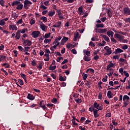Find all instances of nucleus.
Masks as SVG:
<instances>
[{"label":"nucleus","mask_w":130,"mask_h":130,"mask_svg":"<svg viewBox=\"0 0 130 130\" xmlns=\"http://www.w3.org/2000/svg\"><path fill=\"white\" fill-rule=\"evenodd\" d=\"M52 103L56 104V103L57 102V100L55 98H53L52 100Z\"/></svg>","instance_id":"4d7b16f0"},{"label":"nucleus","mask_w":130,"mask_h":130,"mask_svg":"<svg viewBox=\"0 0 130 130\" xmlns=\"http://www.w3.org/2000/svg\"><path fill=\"white\" fill-rule=\"evenodd\" d=\"M5 1L0 0V5L2 6V7H5Z\"/></svg>","instance_id":"49530a36"},{"label":"nucleus","mask_w":130,"mask_h":130,"mask_svg":"<svg viewBox=\"0 0 130 130\" xmlns=\"http://www.w3.org/2000/svg\"><path fill=\"white\" fill-rule=\"evenodd\" d=\"M89 71L90 74H94V71L93 70V69L89 68Z\"/></svg>","instance_id":"69168bd1"},{"label":"nucleus","mask_w":130,"mask_h":130,"mask_svg":"<svg viewBox=\"0 0 130 130\" xmlns=\"http://www.w3.org/2000/svg\"><path fill=\"white\" fill-rule=\"evenodd\" d=\"M113 59H119V55H116L113 57Z\"/></svg>","instance_id":"603ef678"},{"label":"nucleus","mask_w":130,"mask_h":130,"mask_svg":"<svg viewBox=\"0 0 130 130\" xmlns=\"http://www.w3.org/2000/svg\"><path fill=\"white\" fill-rule=\"evenodd\" d=\"M89 46H92V47H95V44H94V43H93V42H90L89 43Z\"/></svg>","instance_id":"5fc2aeb1"},{"label":"nucleus","mask_w":130,"mask_h":130,"mask_svg":"<svg viewBox=\"0 0 130 130\" xmlns=\"http://www.w3.org/2000/svg\"><path fill=\"white\" fill-rule=\"evenodd\" d=\"M50 37V33L46 34L44 36L45 38H49Z\"/></svg>","instance_id":"3c124183"},{"label":"nucleus","mask_w":130,"mask_h":130,"mask_svg":"<svg viewBox=\"0 0 130 130\" xmlns=\"http://www.w3.org/2000/svg\"><path fill=\"white\" fill-rule=\"evenodd\" d=\"M83 59L85 61H90L91 60V58L87 56H84Z\"/></svg>","instance_id":"473e14b6"},{"label":"nucleus","mask_w":130,"mask_h":130,"mask_svg":"<svg viewBox=\"0 0 130 130\" xmlns=\"http://www.w3.org/2000/svg\"><path fill=\"white\" fill-rule=\"evenodd\" d=\"M111 40L112 42H114V43H116V42H117V41H116V40L114 39V38L113 37H112L111 38Z\"/></svg>","instance_id":"680f3d73"},{"label":"nucleus","mask_w":130,"mask_h":130,"mask_svg":"<svg viewBox=\"0 0 130 130\" xmlns=\"http://www.w3.org/2000/svg\"><path fill=\"white\" fill-rule=\"evenodd\" d=\"M107 96L109 99H111V98H112L113 96H112V94L111 93V91L109 90L107 92Z\"/></svg>","instance_id":"a878e982"},{"label":"nucleus","mask_w":130,"mask_h":130,"mask_svg":"<svg viewBox=\"0 0 130 130\" xmlns=\"http://www.w3.org/2000/svg\"><path fill=\"white\" fill-rule=\"evenodd\" d=\"M9 28L10 30H12V31H17L18 30V27L15 24L10 25Z\"/></svg>","instance_id":"6e6552de"},{"label":"nucleus","mask_w":130,"mask_h":130,"mask_svg":"<svg viewBox=\"0 0 130 130\" xmlns=\"http://www.w3.org/2000/svg\"><path fill=\"white\" fill-rule=\"evenodd\" d=\"M6 24V21H4L3 19L0 20V26H5Z\"/></svg>","instance_id":"ea45409f"},{"label":"nucleus","mask_w":130,"mask_h":130,"mask_svg":"<svg viewBox=\"0 0 130 130\" xmlns=\"http://www.w3.org/2000/svg\"><path fill=\"white\" fill-rule=\"evenodd\" d=\"M83 53L84 54H86V55H87V56H89L90 55V51L87 50H83Z\"/></svg>","instance_id":"f704fd0d"},{"label":"nucleus","mask_w":130,"mask_h":130,"mask_svg":"<svg viewBox=\"0 0 130 130\" xmlns=\"http://www.w3.org/2000/svg\"><path fill=\"white\" fill-rule=\"evenodd\" d=\"M56 69V66H50L49 67V70L50 71H54V70Z\"/></svg>","instance_id":"e433bc0d"},{"label":"nucleus","mask_w":130,"mask_h":130,"mask_svg":"<svg viewBox=\"0 0 130 130\" xmlns=\"http://www.w3.org/2000/svg\"><path fill=\"white\" fill-rule=\"evenodd\" d=\"M23 19H20L17 22V25H20V24H23Z\"/></svg>","instance_id":"79ce46f5"},{"label":"nucleus","mask_w":130,"mask_h":130,"mask_svg":"<svg viewBox=\"0 0 130 130\" xmlns=\"http://www.w3.org/2000/svg\"><path fill=\"white\" fill-rule=\"evenodd\" d=\"M107 34L109 36V37H110V36L111 37H113V34H114V32H113V31L111 30H109L107 32Z\"/></svg>","instance_id":"aec40b11"},{"label":"nucleus","mask_w":130,"mask_h":130,"mask_svg":"<svg viewBox=\"0 0 130 130\" xmlns=\"http://www.w3.org/2000/svg\"><path fill=\"white\" fill-rule=\"evenodd\" d=\"M90 122H91V120L87 119L85 121L84 124H89Z\"/></svg>","instance_id":"bf43d9fd"},{"label":"nucleus","mask_w":130,"mask_h":130,"mask_svg":"<svg viewBox=\"0 0 130 130\" xmlns=\"http://www.w3.org/2000/svg\"><path fill=\"white\" fill-rule=\"evenodd\" d=\"M61 25V22L58 21L55 24L53 25V27H54L55 28H59Z\"/></svg>","instance_id":"a211bd4d"},{"label":"nucleus","mask_w":130,"mask_h":130,"mask_svg":"<svg viewBox=\"0 0 130 130\" xmlns=\"http://www.w3.org/2000/svg\"><path fill=\"white\" fill-rule=\"evenodd\" d=\"M75 101H76V102L78 104H80V103H81L82 102V99H79L78 100L75 99Z\"/></svg>","instance_id":"a18cd8bd"},{"label":"nucleus","mask_w":130,"mask_h":130,"mask_svg":"<svg viewBox=\"0 0 130 130\" xmlns=\"http://www.w3.org/2000/svg\"><path fill=\"white\" fill-rule=\"evenodd\" d=\"M45 53L49 54L50 53V51L48 49H45Z\"/></svg>","instance_id":"774afa93"},{"label":"nucleus","mask_w":130,"mask_h":130,"mask_svg":"<svg viewBox=\"0 0 130 130\" xmlns=\"http://www.w3.org/2000/svg\"><path fill=\"white\" fill-rule=\"evenodd\" d=\"M23 7H24V5L23 4H22V3H21V2H20V3L18 4V5H17V6L16 7V10H18L20 11V10H22V9H23Z\"/></svg>","instance_id":"4468645a"},{"label":"nucleus","mask_w":130,"mask_h":130,"mask_svg":"<svg viewBox=\"0 0 130 130\" xmlns=\"http://www.w3.org/2000/svg\"><path fill=\"white\" fill-rule=\"evenodd\" d=\"M119 72L120 74H121V75H122L123 73V68H120V69L119 70Z\"/></svg>","instance_id":"e2e57ef3"},{"label":"nucleus","mask_w":130,"mask_h":130,"mask_svg":"<svg viewBox=\"0 0 130 130\" xmlns=\"http://www.w3.org/2000/svg\"><path fill=\"white\" fill-rule=\"evenodd\" d=\"M3 66H4V67H5V68H9L10 67V65L7 63H3Z\"/></svg>","instance_id":"338daca9"},{"label":"nucleus","mask_w":130,"mask_h":130,"mask_svg":"<svg viewBox=\"0 0 130 130\" xmlns=\"http://www.w3.org/2000/svg\"><path fill=\"white\" fill-rule=\"evenodd\" d=\"M18 4H20L19 1H14L12 4H11L12 7H14V6H18Z\"/></svg>","instance_id":"bb28decb"},{"label":"nucleus","mask_w":130,"mask_h":130,"mask_svg":"<svg viewBox=\"0 0 130 130\" xmlns=\"http://www.w3.org/2000/svg\"><path fill=\"white\" fill-rule=\"evenodd\" d=\"M29 49H30V47H24L23 49V52L29 51Z\"/></svg>","instance_id":"58836bf2"},{"label":"nucleus","mask_w":130,"mask_h":130,"mask_svg":"<svg viewBox=\"0 0 130 130\" xmlns=\"http://www.w3.org/2000/svg\"><path fill=\"white\" fill-rule=\"evenodd\" d=\"M124 14L130 16V9L128 7H125L123 9Z\"/></svg>","instance_id":"1a4fd4ad"},{"label":"nucleus","mask_w":130,"mask_h":130,"mask_svg":"<svg viewBox=\"0 0 130 130\" xmlns=\"http://www.w3.org/2000/svg\"><path fill=\"white\" fill-rule=\"evenodd\" d=\"M57 13L59 19H64V18H63V15H62V13H61L60 10H57Z\"/></svg>","instance_id":"2eb2a0df"},{"label":"nucleus","mask_w":130,"mask_h":130,"mask_svg":"<svg viewBox=\"0 0 130 130\" xmlns=\"http://www.w3.org/2000/svg\"><path fill=\"white\" fill-rule=\"evenodd\" d=\"M22 44L24 45V46H31L32 45V42H31L29 40H25L22 38Z\"/></svg>","instance_id":"423d86ee"},{"label":"nucleus","mask_w":130,"mask_h":130,"mask_svg":"<svg viewBox=\"0 0 130 130\" xmlns=\"http://www.w3.org/2000/svg\"><path fill=\"white\" fill-rule=\"evenodd\" d=\"M121 52H123V50H122L120 48H117L115 50V53L116 54H118V53H121Z\"/></svg>","instance_id":"6ab92c4d"},{"label":"nucleus","mask_w":130,"mask_h":130,"mask_svg":"<svg viewBox=\"0 0 130 130\" xmlns=\"http://www.w3.org/2000/svg\"><path fill=\"white\" fill-rule=\"evenodd\" d=\"M53 45L55 44V45H57V46L59 45V42H58V41L56 39V40H55V41L53 42Z\"/></svg>","instance_id":"a19ab883"},{"label":"nucleus","mask_w":130,"mask_h":130,"mask_svg":"<svg viewBox=\"0 0 130 130\" xmlns=\"http://www.w3.org/2000/svg\"><path fill=\"white\" fill-rule=\"evenodd\" d=\"M123 74L125 76L126 78H128L129 77V74L126 71H124Z\"/></svg>","instance_id":"de8ad7c7"},{"label":"nucleus","mask_w":130,"mask_h":130,"mask_svg":"<svg viewBox=\"0 0 130 130\" xmlns=\"http://www.w3.org/2000/svg\"><path fill=\"white\" fill-rule=\"evenodd\" d=\"M82 78L84 81H87V78H88V74L83 73L82 74Z\"/></svg>","instance_id":"7c9ffc66"},{"label":"nucleus","mask_w":130,"mask_h":130,"mask_svg":"<svg viewBox=\"0 0 130 130\" xmlns=\"http://www.w3.org/2000/svg\"><path fill=\"white\" fill-rule=\"evenodd\" d=\"M127 101V100H129V96H127V95H124L123 96V101Z\"/></svg>","instance_id":"c756f323"},{"label":"nucleus","mask_w":130,"mask_h":130,"mask_svg":"<svg viewBox=\"0 0 130 130\" xmlns=\"http://www.w3.org/2000/svg\"><path fill=\"white\" fill-rule=\"evenodd\" d=\"M27 99H29V100H34V96H33V95L28 93L27 96Z\"/></svg>","instance_id":"4be33fe9"},{"label":"nucleus","mask_w":130,"mask_h":130,"mask_svg":"<svg viewBox=\"0 0 130 130\" xmlns=\"http://www.w3.org/2000/svg\"><path fill=\"white\" fill-rule=\"evenodd\" d=\"M104 49H105L106 53L104 54V55H110L111 53H112V50H111V48H110L108 46H106L104 47Z\"/></svg>","instance_id":"39448f33"},{"label":"nucleus","mask_w":130,"mask_h":130,"mask_svg":"<svg viewBox=\"0 0 130 130\" xmlns=\"http://www.w3.org/2000/svg\"><path fill=\"white\" fill-rule=\"evenodd\" d=\"M63 59V58L62 57H58L56 59V61H57V62H59V61H60V60H62Z\"/></svg>","instance_id":"864d4df0"},{"label":"nucleus","mask_w":130,"mask_h":130,"mask_svg":"<svg viewBox=\"0 0 130 130\" xmlns=\"http://www.w3.org/2000/svg\"><path fill=\"white\" fill-rule=\"evenodd\" d=\"M80 34L78 32H75L74 33V38L73 39L74 41H77L78 40V38H79V35Z\"/></svg>","instance_id":"ddd939ff"},{"label":"nucleus","mask_w":130,"mask_h":130,"mask_svg":"<svg viewBox=\"0 0 130 130\" xmlns=\"http://www.w3.org/2000/svg\"><path fill=\"white\" fill-rule=\"evenodd\" d=\"M39 24L40 25V27L41 29L42 30V31H44L45 32V30L47 29V26L42 22V21L39 20Z\"/></svg>","instance_id":"20e7f679"},{"label":"nucleus","mask_w":130,"mask_h":130,"mask_svg":"<svg viewBox=\"0 0 130 130\" xmlns=\"http://www.w3.org/2000/svg\"><path fill=\"white\" fill-rule=\"evenodd\" d=\"M20 76H21L22 78H23V79H24V80H25V81H26V79H27V77L25 74L21 73L20 74Z\"/></svg>","instance_id":"c03bdc74"},{"label":"nucleus","mask_w":130,"mask_h":130,"mask_svg":"<svg viewBox=\"0 0 130 130\" xmlns=\"http://www.w3.org/2000/svg\"><path fill=\"white\" fill-rule=\"evenodd\" d=\"M39 35H40V32L39 31H35L31 34V36L34 38H37V37H39Z\"/></svg>","instance_id":"0eeeda50"},{"label":"nucleus","mask_w":130,"mask_h":130,"mask_svg":"<svg viewBox=\"0 0 130 130\" xmlns=\"http://www.w3.org/2000/svg\"><path fill=\"white\" fill-rule=\"evenodd\" d=\"M114 37L115 38L118 39V41H120V42H122L123 43H127V42H128L127 40L123 39V36H121L119 34H115L114 35Z\"/></svg>","instance_id":"f257e3e1"},{"label":"nucleus","mask_w":130,"mask_h":130,"mask_svg":"<svg viewBox=\"0 0 130 130\" xmlns=\"http://www.w3.org/2000/svg\"><path fill=\"white\" fill-rule=\"evenodd\" d=\"M50 41H51V39H46L44 40V43H46V44L49 43V42H50Z\"/></svg>","instance_id":"09e8293b"},{"label":"nucleus","mask_w":130,"mask_h":130,"mask_svg":"<svg viewBox=\"0 0 130 130\" xmlns=\"http://www.w3.org/2000/svg\"><path fill=\"white\" fill-rule=\"evenodd\" d=\"M98 111H99V110H98L96 109H94L93 110V114H94V116L95 118H96V117H98V116H99V114H98Z\"/></svg>","instance_id":"dca6fc26"},{"label":"nucleus","mask_w":130,"mask_h":130,"mask_svg":"<svg viewBox=\"0 0 130 130\" xmlns=\"http://www.w3.org/2000/svg\"><path fill=\"white\" fill-rule=\"evenodd\" d=\"M71 52H72V53H73V54H77V50L75 49H73L71 50Z\"/></svg>","instance_id":"13d9d810"},{"label":"nucleus","mask_w":130,"mask_h":130,"mask_svg":"<svg viewBox=\"0 0 130 130\" xmlns=\"http://www.w3.org/2000/svg\"><path fill=\"white\" fill-rule=\"evenodd\" d=\"M69 40V38L64 37L61 41V44L63 45Z\"/></svg>","instance_id":"9d476101"},{"label":"nucleus","mask_w":130,"mask_h":130,"mask_svg":"<svg viewBox=\"0 0 130 130\" xmlns=\"http://www.w3.org/2000/svg\"><path fill=\"white\" fill-rule=\"evenodd\" d=\"M31 64L33 66V67H36L37 66V61L35 60H33L31 61Z\"/></svg>","instance_id":"37998d69"},{"label":"nucleus","mask_w":130,"mask_h":130,"mask_svg":"<svg viewBox=\"0 0 130 130\" xmlns=\"http://www.w3.org/2000/svg\"><path fill=\"white\" fill-rule=\"evenodd\" d=\"M55 14V12L53 11V12H49L48 13V16L49 17H53L54 16V14Z\"/></svg>","instance_id":"c9c22d12"},{"label":"nucleus","mask_w":130,"mask_h":130,"mask_svg":"<svg viewBox=\"0 0 130 130\" xmlns=\"http://www.w3.org/2000/svg\"><path fill=\"white\" fill-rule=\"evenodd\" d=\"M85 120H86V118L85 117H82L80 119V121L82 123L84 122V121H85Z\"/></svg>","instance_id":"052dcab7"},{"label":"nucleus","mask_w":130,"mask_h":130,"mask_svg":"<svg viewBox=\"0 0 130 130\" xmlns=\"http://www.w3.org/2000/svg\"><path fill=\"white\" fill-rule=\"evenodd\" d=\"M93 107V109H95V108H96V109H98V110H103V106H102V105H100L98 103H97V102H94L93 104V105L92 106Z\"/></svg>","instance_id":"7ed1b4c3"},{"label":"nucleus","mask_w":130,"mask_h":130,"mask_svg":"<svg viewBox=\"0 0 130 130\" xmlns=\"http://www.w3.org/2000/svg\"><path fill=\"white\" fill-rule=\"evenodd\" d=\"M102 37H103V38H104V39L105 40V41H107V42H109L110 40H109V38L108 37H107L106 35H102Z\"/></svg>","instance_id":"412c9836"},{"label":"nucleus","mask_w":130,"mask_h":130,"mask_svg":"<svg viewBox=\"0 0 130 130\" xmlns=\"http://www.w3.org/2000/svg\"><path fill=\"white\" fill-rule=\"evenodd\" d=\"M23 4H24L23 7L24 9L28 10V9H29L31 5H32V2L29 1L28 0H25L23 2Z\"/></svg>","instance_id":"f03ea898"},{"label":"nucleus","mask_w":130,"mask_h":130,"mask_svg":"<svg viewBox=\"0 0 130 130\" xmlns=\"http://www.w3.org/2000/svg\"><path fill=\"white\" fill-rule=\"evenodd\" d=\"M78 11L79 12L80 15H83L84 14V12H83V6H80L78 8Z\"/></svg>","instance_id":"5701e85b"},{"label":"nucleus","mask_w":130,"mask_h":130,"mask_svg":"<svg viewBox=\"0 0 130 130\" xmlns=\"http://www.w3.org/2000/svg\"><path fill=\"white\" fill-rule=\"evenodd\" d=\"M107 31V30L106 29V28H104V29H102V28H100V29H98V33H101V34H103V33H105Z\"/></svg>","instance_id":"f3484780"},{"label":"nucleus","mask_w":130,"mask_h":130,"mask_svg":"<svg viewBox=\"0 0 130 130\" xmlns=\"http://www.w3.org/2000/svg\"><path fill=\"white\" fill-rule=\"evenodd\" d=\"M66 79H67V77H62L60 75H59V80H60V82H64V81H66Z\"/></svg>","instance_id":"b1692460"},{"label":"nucleus","mask_w":130,"mask_h":130,"mask_svg":"<svg viewBox=\"0 0 130 130\" xmlns=\"http://www.w3.org/2000/svg\"><path fill=\"white\" fill-rule=\"evenodd\" d=\"M124 21L125 22V23H130V18H126L124 19Z\"/></svg>","instance_id":"8fccbe9b"},{"label":"nucleus","mask_w":130,"mask_h":130,"mask_svg":"<svg viewBox=\"0 0 130 130\" xmlns=\"http://www.w3.org/2000/svg\"><path fill=\"white\" fill-rule=\"evenodd\" d=\"M94 109H94V107H93V106H91V107L89 108V110L90 111V112H92V111H93Z\"/></svg>","instance_id":"0e129e2a"},{"label":"nucleus","mask_w":130,"mask_h":130,"mask_svg":"<svg viewBox=\"0 0 130 130\" xmlns=\"http://www.w3.org/2000/svg\"><path fill=\"white\" fill-rule=\"evenodd\" d=\"M7 59V56H3V55H0V60L1 61H5Z\"/></svg>","instance_id":"393cba45"},{"label":"nucleus","mask_w":130,"mask_h":130,"mask_svg":"<svg viewBox=\"0 0 130 130\" xmlns=\"http://www.w3.org/2000/svg\"><path fill=\"white\" fill-rule=\"evenodd\" d=\"M41 20H42V21H43V22H45V23H46V22H47V18L46 17H42L41 18Z\"/></svg>","instance_id":"4c0bfd02"},{"label":"nucleus","mask_w":130,"mask_h":130,"mask_svg":"<svg viewBox=\"0 0 130 130\" xmlns=\"http://www.w3.org/2000/svg\"><path fill=\"white\" fill-rule=\"evenodd\" d=\"M20 30H18L15 34L16 39L19 40L20 38H21V34L20 33Z\"/></svg>","instance_id":"9b49d317"},{"label":"nucleus","mask_w":130,"mask_h":130,"mask_svg":"<svg viewBox=\"0 0 130 130\" xmlns=\"http://www.w3.org/2000/svg\"><path fill=\"white\" fill-rule=\"evenodd\" d=\"M111 68H115V63H110L107 66V71L109 70V69H111Z\"/></svg>","instance_id":"f8f14e48"},{"label":"nucleus","mask_w":130,"mask_h":130,"mask_svg":"<svg viewBox=\"0 0 130 130\" xmlns=\"http://www.w3.org/2000/svg\"><path fill=\"white\" fill-rule=\"evenodd\" d=\"M124 105L122 106V107H126L128 105V101H123Z\"/></svg>","instance_id":"72a5a7b5"},{"label":"nucleus","mask_w":130,"mask_h":130,"mask_svg":"<svg viewBox=\"0 0 130 130\" xmlns=\"http://www.w3.org/2000/svg\"><path fill=\"white\" fill-rule=\"evenodd\" d=\"M18 83H19V85H20L21 86H23V80H22L21 79H19Z\"/></svg>","instance_id":"6e6d98bb"},{"label":"nucleus","mask_w":130,"mask_h":130,"mask_svg":"<svg viewBox=\"0 0 130 130\" xmlns=\"http://www.w3.org/2000/svg\"><path fill=\"white\" fill-rule=\"evenodd\" d=\"M20 33L22 34H24V33H26V32H28V28H23L21 30H20Z\"/></svg>","instance_id":"cd10ccee"},{"label":"nucleus","mask_w":130,"mask_h":130,"mask_svg":"<svg viewBox=\"0 0 130 130\" xmlns=\"http://www.w3.org/2000/svg\"><path fill=\"white\" fill-rule=\"evenodd\" d=\"M96 28H104V27H105V26H104V24H103L102 23H100V24H96Z\"/></svg>","instance_id":"c85d7f7f"},{"label":"nucleus","mask_w":130,"mask_h":130,"mask_svg":"<svg viewBox=\"0 0 130 130\" xmlns=\"http://www.w3.org/2000/svg\"><path fill=\"white\" fill-rule=\"evenodd\" d=\"M36 23V20L34 18H31L30 21V25H34Z\"/></svg>","instance_id":"2f4dec72"}]
</instances>
